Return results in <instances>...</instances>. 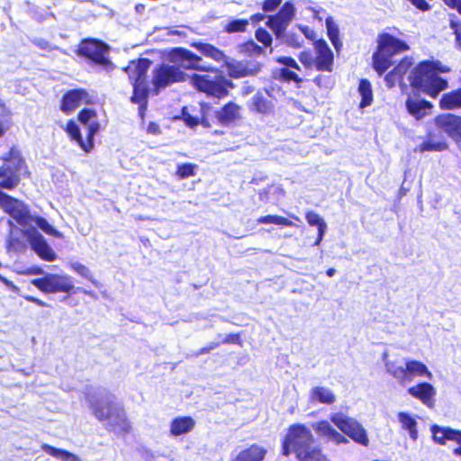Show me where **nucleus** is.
Returning a JSON list of instances; mask_svg holds the SVG:
<instances>
[{
	"label": "nucleus",
	"instance_id": "obj_13",
	"mask_svg": "<svg viewBox=\"0 0 461 461\" xmlns=\"http://www.w3.org/2000/svg\"><path fill=\"white\" fill-rule=\"evenodd\" d=\"M24 236L30 243L32 249L35 251L41 258L47 261H54L56 259L55 252L36 229L31 228L26 230Z\"/></svg>",
	"mask_w": 461,
	"mask_h": 461
},
{
	"label": "nucleus",
	"instance_id": "obj_26",
	"mask_svg": "<svg viewBox=\"0 0 461 461\" xmlns=\"http://www.w3.org/2000/svg\"><path fill=\"white\" fill-rule=\"evenodd\" d=\"M331 422L344 434L348 436V434L353 431L357 426L359 422L356 420L354 418L348 417L342 412H335L330 415Z\"/></svg>",
	"mask_w": 461,
	"mask_h": 461
},
{
	"label": "nucleus",
	"instance_id": "obj_16",
	"mask_svg": "<svg viewBox=\"0 0 461 461\" xmlns=\"http://www.w3.org/2000/svg\"><path fill=\"white\" fill-rule=\"evenodd\" d=\"M90 103L88 93L83 89H74L68 92L62 99L61 110L66 113H72L82 104Z\"/></svg>",
	"mask_w": 461,
	"mask_h": 461
},
{
	"label": "nucleus",
	"instance_id": "obj_3",
	"mask_svg": "<svg viewBox=\"0 0 461 461\" xmlns=\"http://www.w3.org/2000/svg\"><path fill=\"white\" fill-rule=\"evenodd\" d=\"M408 50L405 42L389 35L383 34L379 38L378 50L373 56L374 68L382 75L393 63V55Z\"/></svg>",
	"mask_w": 461,
	"mask_h": 461
},
{
	"label": "nucleus",
	"instance_id": "obj_4",
	"mask_svg": "<svg viewBox=\"0 0 461 461\" xmlns=\"http://www.w3.org/2000/svg\"><path fill=\"white\" fill-rule=\"evenodd\" d=\"M78 121L87 127V142H84L77 123L70 121L67 123L66 131L76 140L79 147L86 152H90L94 147V136L99 131L100 124L97 121V114L94 110L85 109L78 114Z\"/></svg>",
	"mask_w": 461,
	"mask_h": 461
},
{
	"label": "nucleus",
	"instance_id": "obj_64",
	"mask_svg": "<svg viewBox=\"0 0 461 461\" xmlns=\"http://www.w3.org/2000/svg\"><path fill=\"white\" fill-rule=\"evenodd\" d=\"M0 281L5 284L6 286L11 287L14 291L17 290L16 285H14L11 281L7 280L5 277L0 275Z\"/></svg>",
	"mask_w": 461,
	"mask_h": 461
},
{
	"label": "nucleus",
	"instance_id": "obj_52",
	"mask_svg": "<svg viewBox=\"0 0 461 461\" xmlns=\"http://www.w3.org/2000/svg\"><path fill=\"white\" fill-rule=\"evenodd\" d=\"M277 215H267L259 217L257 221L263 224H276Z\"/></svg>",
	"mask_w": 461,
	"mask_h": 461
},
{
	"label": "nucleus",
	"instance_id": "obj_6",
	"mask_svg": "<svg viewBox=\"0 0 461 461\" xmlns=\"http://www.w3.org/2000/svg\"><path fill=\"white\" fill-rule=\"evenodd\" d=\"M192 83L199 91L217 97L225 95L230 85L229 81L218 73L214 75H194Z\"/></svg>",
	"mask_w": 461,
	"mask_h": 461
},
{
	"label": "nucleus",
	"instance_id": "obj_32",
	"mask_svg": "<svg viewBox=\"0 0 461 461\" xmlns=\"http://www.w3.org/2000/svg\"><path fill=\"white\" fill-rule=\"evenodd\" d=\"M311 400L324 404H331L336 401V396L328 387L315 386L311 391Z\"/></svg>",
	"mask_w": 461,
	"mask_h": 461
},
{
	"label": "nucleus",
	"instance_id": "obj_51",
	"mask_svg": "<svg viewBox=\"0 0 461 461\" xmlns=\"http://www.w3.org/2000/svg\"><path fill=\"white\" fill-rule=\"evenodd\" d=\"M277 62L285 65L286 67L299 69V66L294 59L289 57H280L277 59Z\"/></svg>",
	"mask_w": 461,
	"mask_h": 461
},
{
	"label": "nucleus",
	"instance_id": "obj_48",
	"mask_svg": "<svg viewBox=\"0 0 461 461\" xmlns=\"http://www.w3.org/2000/svg\"><path fill=\"white\" fill-rule=\"evenodd\" d=\"M243 50L250 55H259L263 52V49L253 41L245 43Z\"/></svg>",
	"mask_w": 461,
	"mask_h": 461
},
{
	"label": "nucleus",
	"instance_id": "obj_54",
	"mask_svg": "<svg viewBox=\"0 0 461 461\" xmlns=\"http://www.w3.org/2000/svg\"><path fill=\"white\" fill-rule=\"evenodd\" d=\"M285 42L287 45L294 48H300L302 43L300 41L294 38L293 34H287L285 38Z\"/></svg>",
	"mask_w": 461,
	"mask_h": 461
},
{
	"label": "nucleus",
	"instance_id": "obj_10",
	"mask_svg": "<svg viewBox=\"0 0 461 461\" xmlns=\"http://www.w3.org/2000/svg\"><path fill=\"white\" fill-rule=\"evenodd\" d=\"M295 8L290 2H286L276 15L267 17V25L275 32L277 38L281 37L293 20Z\"/></svg>",
	"mask_w": 461,
	"mask_h": 461
},
{
	"label": "nucleus",
	"instance_id": "obj_31",
	"mask_svg": "<svg viewBox=\"0 0 461 461\" xmlns=\"http://www.w3.org/2000/svg\"><path fill=\"white\" fill-rule=\"evenodd\" d=\"M398 421L401 424L402 429L408 431L410 438L412 440H417L418 438V429H417V421L413 416L411 414L400 411L397 414Z\"/></svg>",
	"mask_w": 461,
	"mask_h": 461
},
{
	"label": "nucleus",
	"instance_id": "obj_27",
	"mask_svg": "<svg viewBox=\"0 0 461 461\" xmlns=\"http://www.w3.org/2000/svg\"><path fill=\"white\" fill-rule=\"evenodd\" d=\"M433 440L438 444H445L446 440L460 441L461 431L450 428H440L437 425L431 427Z\"/></svg>",
	"mask_w": 461,
	"mask_h": 461
},
{
	"label": "nucleus",
	"instance_id": "obj_42",
	"mask_svg": "<svg viewBox=\"0 0 461 461\" xmlns=\"http://www.w3.org/2000/svg\"><path fill=\"white\" fill-rule=\"evenodd\" d=\"M348 437L362 446H367L369 443L367 433L360 423L357 426V429L356 428L348 434Z\"/></svg>",
	"mask_w": 461,
	"mask_h": 461
},
{
	"label": "nucleus",
	"instance_id": "obj_62",
	"mask_svg": "<svg viewBox=\"0 0 461 461\" xmlns=\"http://www.w3.org/2000/svg\"><path fill=\"white\" fill-rule=\"evenodd\" d=\"M24 298H25L28 302L34 303H36L37 305H39V306H41V307H45V306H47V304H46L43 301H41V300H40V299H38V298H36V297L27 295V296H25Z\"/></svg>",
	"mask_w": 461,
	"mask_h": 461
},
{
	"label": "nucleus",
	"instance_id": "obj_58",
	"mask_svg": "<svg viewBox=\"0 0 461 461\" xmlns=\"http://www.w3.org/2000/svg\"><path fill=\"white\" fill-rule=\"evenodd\" d=\"M452 28L455 30L456 45L461 49V24L457 25L452 23Z\"/></svg>",
	"mask_w": 461,
	"mask_h": 461
},
{
	"label": "nucleus",
	"instance_id": "obj_61",
	"mask_svg": "<svg viewBox=\"0 0 461 461\" xmlns=\"http://www.w3.org/2000/svg\"><path fill=\"white\" fill-rule=\"evenodd\" d=\"M293 224L294 223L290 220H288L283 216L277 215V218L276 221V225L292 226Z\"/></svg>",
	"mask_w": 461,
	"mask_h": 461
},
{
	"label": "nucleus",
	"instance_id": "obj_63",
	"mask_svg": "<svg viewBox=\"0 0 461 461\" xmlns=\"http://www.w3.org/2000/svg\"><path fill=\"white\" fill-rule=\"evenodd\" d=\"M147 131H148L149 133L155 134V135L158 134L160 132L158 125H157L154 122H150L148 125Z\"/></svg>",
	"mask_w": 461,
	"mask_h": 461
},
{
	"label": "nucleus",
	"instance_id": "obj_57",
	"mask_svg": "<svg viewBox=\"0 0 461 461\" xmlns=\"http://www.w3.org/2000/svg\"><path fill=\"white\" fill-rule=\"evenodd\" d=\"M327 230V224H322L321 228L318 229V237L314 242V246H319L323 240L325 232Z\"/></svg>",
	"mask_w": 461,
	"mask_h": 461
},
{
	"label": "nucleus",
	"instance_id": "obj_56",
	"mask_svg": "<svg viewBox=\"0 0 461 461\" xmlns=\"http://www.w3.org/2000/svg\"><path fill=\"white\" fill-rule=\"evenodd\" d=\"M330 440H332L337 444L348 443L347 438H345L341 433L338 432L337 430H335Z\"/></svg>",
	"mask_w": 461,
	"mask_h": 461
},
{
	"label": "nucleus",
	"instance_id": "obj_36",
	"mask_svg": "<svg viewBox=\"0 0 461 461\" xmlns=\"http://www.w3.org/2000/svg\"><path fill=\"white\" fill-rule=\"evenodd\" d=\"M41 449L48 455L59 458L62 461H80V458L73 453L56 448L48 444H43Z\"/></svg>",
	"mask_w": 461,
	"mask_h": 461
},
{
	"label": "nucleus",
	"instance_id": "obj_30",
	"mask_svg": "<svg viewBox=\"0 0 461 461\" xmlns=\"http://www.w3.org/2000/svg\"><path fill=\"white\" fill-rule=\"evenodd\" d=\"M193 46L201 53L203 54V56L207 57V58H210L217 62H225L226 60V56L224 55V53L215 48L214 46L211 45V44H208V43H203V42H195L193 44Z\"/></svg>",
	"mask_w": 461,
	"mask_h": 461
},
{
	"label": "nucleus",
	"instance_id": "obj_1",
	"mask_svg": "<svg viewBox=\"0 0 461 461\" xmlns=\"http://www.w3.org/2000/svg\"><path fill=\"white\" fill-rule=\"evenodd\" d=\"M312 443L313 436L307 427L293 425L283 442V454L294 453L298 461H329L319 448L312 447Z\"/></svg>",
	"mask_w": 461,
	"mask_h": 461
},
{
	"label": "nucleus",
	"instance_id": "obj_50",
	"mask_svg": "<svg viewBox=\"0 0 461 461\" xmlns=\"http://www.w3.org/2000/svg\"><path fill=\"white\" fill-rule=\"evenodd\" d=\"M282 3V0H266L263 4V10L265 12L275 11Z\"/></svg>",
	"mask_w": 461,
	"mask_h": 461
},
{
	"label": "nucleus",
	"instance_id": "obj_8",
	"mask_svg": "<svg viewBox=\"0 0 461 461\" xmlns=\"http://www.w3.org/2000/svg\"><path fill=\"white\" fill-rule=\"evenodd\" d=\"M0 208L8 213L22 226L32 222V216L27 206L22 202L0 191Z\"/></svg>",
	"mask_w": 461,
	"mask_h": 461
},
{
	"label": "nucleus",
	"instance_id": "obj_43",
	"mask_svg": "<svg viewBox=\"0 0 461 461\" xmlns=\"http://www.w3.org/2000/svg\"><path fill=\"white\" fill-rule=\"evenodd\" d=\"M249 25V21L245 19H236L230 22L225 26V31L229 33L245 32Z\"/></svg>",
	"mask_w": 461,
	"mask_h": 461
},
{
	"label": "nucleus",
	"instance_id": "obj_14",
	"mask_svg": "<svg viewBox=\"0 0 461 461\" xmlns=\"http://www.w3.org/2000/svg\"><path fill=\"white\" fill-rule=\"evenodd\" d=\"M170 60L185 69L211 70L209 67L201 64L202 59L199 56L182 48L174 49L170 52Z\"/></svg>",
	"mask_w": 461,
	"mask_h": 461
},
{
	"label": "nucleus",
	"instance_id": "obj_49",
	"mask_svg": "<svg viewBox=\"0 0 461 461\" xmlns=\"http://www.w3.org/2000/svg\"><path fill=\"white\" fill-rule=\"evenodd\" d=\"M182 117L186 125L190 127L196 126L198 124V119L188 113L187 108H184L182 111Z\"/></svg>",
	"mask_w": 461,
	"mask_h": 461
},
{
	"label": "nucleus",
	"instance_id": "obj_22",
	"mask_svg": "<svg viewBox=\"0 0 461 461\" xmlns=\"http://www.w3.org/2000/svg\"><path fill=\"white\" fill-rule=\"evenodd\" d=\"M406 108L416 120H421L430 114L433 105L429 101L419 97L409 96L406 100Z\"/></svg>",
	"mask_w": 461,
	"mask_h": 461
},
{
	"label": "nucleus",
	"instance_id": "obj_20",
	"mask_svg": "<svg viewBox=\"0 0 461 461\" xmlns=\"http://www.w3.org/2000/svg\"><path fill=\"white\" fill-rule=\"evenodd\" d=\"M435 122L451 138H461V117L453 114H442L436 117Z\"/></svg>",
	"mask_w": 461,
	"mask_h": 461
},
{
	"label": "nucleus",
	"instance_id": "obj_47",
	"mask_svg": "<svg viewBox=\"0 0 461 461\" xmlns=\"http://www.w3.org/2000/svg\"><path fill=\"white\" fill-rule=\"evenodd\" d=\"M257 40L266 46H270L272 42L271 35L264 29H258L256 32Z\"/></svg>",
	"mask_w": 461,
	"mask_h": 461
},
{
	"label": "nucleus",
	"instance_id": "obj_25",
	"mask_svg": "<svg viewBox=\"0 0 461 461\" xmlns=\"http://www.w3.org/2000/svg\"><path fill=\"white\" fill-rule=\"evenodd\" d=\"M194 426L195 420L192 417H176L170 422V434L174 437L187 434L194 429Z\"/></svg>",
	"mask_w": 461,
	"mask_h": 461
},
{
	"label": "nucleus",
	"instance_id": "obj_46",
	"mask_svg": "<svg viewBox=\"0 0 461 461\" xmlns=\"http://www.w3.org/2000/svg\"><path fill=\"white\" fill-rule=\"evenodd\" d=\"M412 62L410 59H403L393 69L399 77H402L411 68Z\"/></svg>",
	"mask_w": 461,
	"mask_h": 461
},
{
	"label": "nucleus",
	"instance_id": "obj_59",
	"mask_svg": "<svg viewBox=\"0 0 461 461\" xmlns=\"http://www.w3.org/2000/svg\"><path fill=\"white\" fill-rule=\"evenodd\" d=\"M282 75L284 77H285L289 80H293V81H298L299 80L298 75L295 72L290 71L288 69H283L282 70Z\"/></svg>",
	"mask_w": 461,
	"mask_h": 461
},
{
	"label": "nucleus",
	"instance_id": "obj_21",
	"mask_svg": "<svg viewBox=\"0 0 461 461\" xmlns=\"http://www.w3.org/2000/svg\"><path fill=\"white\" fill-rule=\"evenodd\" d=\"M409 394L431 408L434 405L436 389L429 383H420L408 389Z\"/></svg>",
	"mask_w": 461,
	"mask_h": 461
},
{
	"label": "nucleus",
	"instance_id": "obj_40",
	"mask_svg": "<svg viewBox=\"0 0 461 461\" xmlns=\"http://www.w3.org/2000/svg\"><path fill=\"white\" fill-rule=\"evenodd\" d=\"M32 221H34L36 225L46 234L54 236L57 238H61L62 234L57 230L53 226H51L47 220L41 217H32Z\"/></svg>",
	"mask_w": 461,
	"mask_h": 461
},
{
	"label": "nucleus",
	"instance_id": "obj_17",
	"mask_svg": "<svg viewBox=\"0 0 461 461\" xmlns=\"http://www.w3.org/2000/svg\"><path fill=\"white\" fill-rule=\"evenodd\" d=\"M383 361L386 372L399 382L403 383L405 360L400 355H390L385 351L383 354Z\"/></svg>",
	"mask_w": 461,
	"mask_h": 461
},
{
	"label": "nucleus",
	"instance_id": "obj_41",
	"mask_svg": "<svg viewBox=\"0 0 461 461\" xmlns=\"http://www.w3.org/2000/svg\"><path fill=\"white\" fill-rule=\"evenodd\" d=\"M312 428L319 436L326 437L328 439H330L336 430L327 420L316 422Z\"/></svg>",
	"mask_w": 461,
	"mask_h": 461
},
{
	"label": "nucleus",
	"instance_id": "obj_38",
	"mask_svg": "<svg viewBox=\"0 0 461 461\" xmlns=\"http://www.w3.org/2000/svg\"><path fill=\"white\" fill-rule=\"evenodd\" d=\"M326 28L330 41L337 51L342 47V41L339 39V30L338 24L333 21L332 17L326 18Z\"/></svg>",
	"mask_w": 461,
	"mask_h": 461
},
{
	"label": "nucleus",
	"instance_id": "obj_55",
	"mask_svg": "<svg viewBox=\"0 0 461 461\" xmlns=\"http://www.w3.org/2000/svg\"><path fill=\"white\" fill-rule=\"evenodd\" d=\"M299 30L304 34V36L310 40L315 37V32L312 29L308 26L298 25Z\"/></svg>",
	"mask_w": 461,
	"mask_h": 461
},
{
	"label": "nucleus",
	"instance_id": "obj_18",
	"mask_svg": "<svg viewBox=\"0 0 461 461\" xmlns=\"http://www.w3.org/2000/svg\"><path fill=\"white\" fill-rule=\"evenodd\" d=\"M316 50L315 66L318 70L331 71L333 65V53L324 40L314 43Z\"/></svg>",
	"mask_w": 461,
	"mask_h": 461
},
{
	"label": "nucleus",
	"instance_id": "obj_11",
	"mask_svg": "<svg viewBox=\"0 0 461 461\" xmlns=\"http://www.w3.org/2000/svg\"><path fill=\"white\" fill-rule=\"evenodd\" d=\"M108 47L96 40L89 39L83 41L78 48V54L85 56L97 64L107 65L109 60L105 58Z\"/></svg>",
	"mask_w": 461,
	"mask_h": 461
},
{
	"label": "nucleus",
	"instance_id": "obj_29",
	"mask_svg": "<svg viewBox=\"0 0 461 461\" xmlns=\"http://www.w3.org/2000/svg\"><path fill=\"white\" fill-rule=\"evenodd\" d=\"M267 451L265 448L252 445L249 447L241 450L232 461H263Z\"/></svg>",
	"mask_w": 461,
	"mask_h": 461
},
{
	"label": "nucleus",
	"instance_id": "obj_24",
	"mask_svg": "<svg viewBox=\"0 0 461 461\" xmlns=\"http://www.w3.org/2000/svg\"><path fill=\"white\" fill-rule=\"evenodd\" d=\"M404 382L411 381L415 376H425L429 379L432 378V373L428 369L427 366L422 362L406 359L404 367Z\"/></svg>",
	"mask_w": 461,
	"mask_h": 461
},
{
	"label": "nucleus",
	"instance_id": "obj_37",
	"mask_svg": "<svg viewBox=\"0 0 461 461\" xmlns=\"http://www.w3.org/2000/svg\"><path fill=\"white\" fill-rule=\"evenodd\" d=\"M358 93L361 96L359 104L360 108H365L372 104L373 103V91L371 84L366 79H362L358 85Z\"/></svg>",
	"mask_w": 461,
	"mask_h": 461
},
{
	"label": "nucleus",
	"instance_id": "obj_33",
	"mask_svg": "<svg viewBox=\"0 0 461 461\" xmlns=\"http://www.w3.org/2000/svg\"><path fill=\"white\" fill-rule=\"evenodd\" d=\"M240 116V106L233 103L224 105L221 111L217 113V118L222 124H228Z\"/></svg>",
	"mask_w": 461,
	"mask_h": 461
},
{
	"label": "nucleus",
	"instance_id": "obj_60",
	"mask_svg": "<svg viewBox=\"0 0 461 461\" xmlns=\"http://www.w3.org/2000/svg\"><path fill=\"white\" fill-rule=\"evenodd\" d=\"M446 5L452 8H456L461 14V0H443Z\"/></svg>",
	"mask_w": 461,
	"mask_h": 461
},
{
	"label": "nucleus",
	"instance_id": "obj_19",
	"mask_svg": "<svg viewBox=\"0 0 461 461\" xmlns=\"http://www.w3.org/2000/svg\"><path fill=\"white\" fill-rule=\"evenodd\" d=\"M88 402L95 418L101 421H106L107 423L112 419V410L114 408H120V405L115 403L110 398L100 399L97 401H94L93 398H88Z\"/></svg>",
	"mask_w": 461,
	"mask_h": 461
},
{
	"label": "nucleus",
	"instance_id": "obj_45",
	"mask_svg": "<svg viewBox=\"0 0 461 461\" xmlns=\"http://www.w3.org/2000/svg\"><path fill=\"white\" fill-rule=\"evenodd\" d=\"M306 221L311 226H316L318 229L326 224L325 221L316 212H308L305 215Z\"/></svg>",
	"mask_w": 461,
	"mask_h": 461
},
{
	"label": "nucleus",
	"instance_id": "obj_39",
	"mask_svg": "<svg viewBox=\"0 0 461 461\" xmlns=\"http://www.w3.org/2000/svg\"><path fill=\"white\" fill-rule=\"evenodd\" d=\"M68 267L75 273H77L80 276L89 280L95 286H97V285H98L97 281L94 278V276H93L91 270L86 266L83 265L82 263H80L78 261H71L68 263Z\"/></svg>",
	"mask_w": 461,
	"mask_h": 461
},
{
	"label": "nucleus",
	"instance_id": "obj_53",
	"mask_svg": "<svg viewBox=\"0 0 461 461\" xmlns=\"http://www.w3.org/2000/svg\"><path fill=\"white\" fill-rule=\"evenodd\" d=\"M401 77H399L396 73H394V71L393 70L391 73L387 74L385 76V82L387 84V86L389 87H393L395 84V81L400 79Z\"/></svg>",
	"mask_w": 461,
	"mask_h": 461
},
{
	"label": "nucleus",
	"instance_id": "obj_34",
	"mask_svg": "<svg viewBox=\"0 0 461 461\" xmlns=\"http://www.w3.org/2000/svg\"><path fill=\"white\" fill-rule=\"evenodd\" d=\"M446 149L447 144L444 141L437 140L432 134H429L427 139L415 148V151L423 153L427 151H441Z\"/></svg>",
	"mask_w": 461,
	"mask_h": 461
},
{
	"label": "nucleus",
	"instance_id": "obj_15",
	"mask_svg": "<svg viewBox=\"0 0 461 461\" xmlns=\"http://www.w3.org/2000/svg\"><path fill=\"white\" fill-rule=\"evenodd\" d=\"M112 419L106 423V428L110 431L119 436H124L131 431V423L128 420L122 407L112 410Z\"/></svg>",
	"mask_w": 461,
	"mask_h": 461
},
{
	"label": "nucleus",
	"instance_id": "obj_7",
	"mask_svg": "<svg viewBox=\"0 0 461 461\" xmlns=\"http://www.w3.org/2000/svg\"><path fill=\"white\" fill-rule=\"evenodd\" d=\"M32 284L44 293H69L74 288L72 278L67 275L46 274L41 278L32 281Z\"/></svg>",
	"mask_w": 461,
	"mask_h": 461
},
{
	"label": "nucleus",
	"instance_id": "obj_5",
	"mask_svg": "<svg viewBox=\"0 0 461 461\" xmlns=\"http://www.w3.org/2000/svg\"><path fill=\"white\" fill-rule=\"evenodd\" d=\"M151 65L148 59H140L137 61H131L126 68V72L133 84L132 102L140 104L147 96L148 86L146 83V74Z\"/></svg>",
	"mask_w": 461,
	"mask_h": 461
},
{
	"label": "nucleus",
	"instance_id": "obj_2",
	"mask_svg": "<svg viewBox=\"0 0 461 461\" xmlns=\"http://www.w3.org/2000/svg\"><path fill=\"white\" fill-rule=\"evenodd\" d=\"M448 71L449 68L443 66L439 61H423L411 72L410 82L412 86L435 98L448 86L447 81L438 77V74Z\"/></svg>",
	"mask_w": 461,
	"mask_h": 461
},
{
	"label": "nucleus",
	"instance_id": "obj_44",
	"mask_svg": "<svg viewBox=\"0 0 461 461\" xmlns=\"http://www.w3.org/2000/svg\"><path fill=\"white\" fill-rule=\"evenodd\" d=\"M195 168L196 165L191 163L182 164L178 166L176 174L180 178H187L194 175Z\"/></svg>",
	"mask_w": 461,
	"mask_h": 461
},
{
	"label": "nucleus",
	"instance_id": "obj_9",
	"mask_svg": "<svg viewBox=\"0 0 461 461\" xmlns=\"http://www.w3.org/2000/svg\"><path fill=\"white\" fill-rule=\"evenodd\" d=\"M185 80V74L177 67L163 64L153 71L152 83L157 92L167 86Z\"/></svg>",
	"mask_w": 461,
	"mask_h": 461
},
{
	"label": "nucleus",
	"instance_id": "obj_35",
	"mask_svg": "<svg viewBox=\"0 0 461 461\" xmlns=\"http://www.w3.org/2000/svg\"><path fill=\"white\" fill-rule=\"evenodd\" d=\"M439 105L442 109L446 110L461 108V88L445 94L439 101Z\"/></svg>",
	"mask_w": 461,
	"mask_h": 461
},
{
	"label": "nucleus",
	"instance_id": "obj_23",
	"mask_svg": "<svg viewBox=\"0 0 461 461\" xmlns=\"http://www.w3.org/2000/svg\"><path fill=\"white\" fill-rule=\"evenodd\" d=\"M269 97L267 94L256 93L249 102V109L264 115L271 114L274 111V104Z\"/></svg>",
	"mask_w": 461,
	"mask_h": 461
},
{
	"label": "nucleus",
	"instance_id": "obj_12",
	"mask_svg": "<svg viewBox=\"0 0 461 461\" xmlns=\"http://www.w3.org/2000/svg\"><path fill=\"white\" fill-rule=\"evenodd\" d=\"M23 160L19 157H14L5 162L0 168V186L5 189H13L19 181V171L23 167Z\"/></svg>",
	"mask_w": 461,
	"mask_h": 461
},
{
	"label": "nucleus",
	"instance_id": "obj_28",
	"mask_svg": "<svg viewBox=\"0 0 461 461\" xmlns=\"http://www.w3.org/2000/svg\"><path fill=\"white\" fill-rule=\"evenodd\" d=\"M260 64L257 62H239L230 68V75L233 77L254 76L259 72Z\"/></svg>",
	"mask_w": 461,
	"mask_h": 461
}]
</instances>
